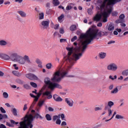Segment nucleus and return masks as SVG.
Masks as SVG:
<instances>
[{
    "mask_svg": "<svg viewBox=\"0 0 128 128\" xmlns=\"http://www.w3.org/2000/svg\"><path fill=\"white\" fill-rule=\"evenodd\" d=\"M108 36L106 32L100 31L98 30H92L90 28L86 34H81L80 36V38L86 40L82 43L80 47H76L74 48L76 53L72 56L73 58L68 56L66 59L67 64L69 65L68 69L70 68L76 62V60H78L82 56V54L86 52V50L88 48V46L94 40H100V38Z\"/></svg>",
    "mask_w": 128,
    "mask_h": 128,
    "instance_id": "obj_1",
    "label": "nucleus"
},
{
    "mask_svg": "<svg viewBox=\"0 0 128 128\" xmlns=\"http://www.w3.org/2000/svg\"><path fill=\"white\" fill-rule=\"evenodd\" d=\"M22 121L20 122V126L18 128H32L33 125L32 124L34 122L32 114L26 115L22 118Z\"/></svg>",
    "mask_w": 128,
    "mask_h": 128,
    "instance_id": "obj_2",
    "label": "nucleus"
},
{
    "mask_svg": "<svg viewBox=\"0 0 128 128\" xmlns=\"http://www.w3.org/2000/svg\"><path fill=\"white\" fill-rule=\"evenodd\" d=\"M68 71H63L60 72V68L55 72L52 74L51 80H62L68 76Z\"/></svg>",
    "mask_w": 128,
    "mask_h": 128,
    "instance_id": "obj_3",
    "label": "nucleus"
},
{
    "mask_svg": "<svg viewBox=\"0 0 128 128\" xmlns=\"http://www.w3.org/2000/svg\"><path fill=\"white\" fill-rule=\"evenodd\" d=\"M44 83L48 88H50L52 90H54L56 88H62V86L54 81L46 80L44 81Z\"/></svg>",
    "mask_w": 128,
    "mask_h": 128,
    "instance_id": "obj_4",
    "label": "nucleus"
},
{
    "mask_svg": "<svg viewBox=\"0 0 128 128\" xmlns=\"http://www.w3.org/2000/svg\"><path fill=\"white\" fill-rule=\"evenodd\" d=\"M17 62H18V64H24L26 62H27V64H32V62L30 60V57L26 55H25L24 57L19 56Z\"/></svg>",
    "mask_w": 128,
    "mask_h": 128,
    "instance_id": "obj_5",
    "label": "nucleus"
},
{
    "mask_svg": "<svg viewBox=\"0 0 128 128\" xmlns=\"http://www.w3.org/2000/svg\"><path fill=\"white\" fill-rule=\"evenodd\" d=\"M110 0H104V1H102L100 0L98 1L99 4L96 7V10H103L106 8V4L107 2H109Z\"/></svg>",
    "mask_w": 128,
    "mask_h": 128,
    "instance_id": "obj_6",
    "label": "nucleus"
},
{
    "mask_svg": "<svg viewBox=\"0 0 128 128\" xmlns=\"http://www.w3.org/2000/svg\"><path fill=\"white\" fill-rule=\"evenodd\" d=\"M118 64L116 63H110L107 66V70L111 72H116L118 70Z\"/></svg>",
    "mask_w": 128,
    "mask_h": 128,
    "instance_id": "obj_7",
    "label": "nucleus"
},
{
    "mask_svg": "<svg viewBox=\"0 0 128 128\" xmlns=\"http://www.w3.org/2000/svg\"><path fill=\"white\" fill-rule=\"evenodd\" d=\"M26 76L27 78H28V80H38V76H36L32 73L26 74Z\"/></svg>",
    "mask_w": 128,
    "mask_h": 128,
    "instance_id": "obj_8",
    "label": "nucleus"
},
{
    "mask_svg": "<svg viewBox=\"0 0 128 128\" xmlns=\"http://www.w3.org/2000/svg\"><path fill=\"white\" fill-rule=\"evenodd\" d=\"M19 56H20L18 53H12L10 56V60H11L12 62H18Z\"/></svg>",
    "mask_w": 128,
    "mask_h": 128,
    "instance_id": "obj_9",
    "label": "nucleus"
},
{
    "mask_svg": "<svg viewBox=\"0 0 128 128\" xmlns=\"http://www.w3.org/2000/svg\"><path fill=\"white\" fill-rule=\"evenodd\" d=\"M41 26L44 30H47L48 28L50 26V21L48 20L42 21Z\"/></svg>",
    "mask_w": 128,
    "mask_h": 128,
    "instance_id": "obj_10",
    "label": "nucleus"
},
{
    "mask_svg": "<svg viewBox=\"0 0 128 128\" xmlns=\"http://www.w3.org/2000/svg\"><path fill=\"white\" fill-rule=\"evenodd\" d=\"M65 102H66L70 108H72L74 106V100L70 99V98H65Z\"/></svg>",
    "mask_w": 128,
    "mask_h": 128,
    "instance_id": "obj_11",
    "label": "nucleus"
},
{
    "mask_svg": "<svg viewBox=\"0 0 128 128\" xmlns=\"http://www.w3.org/2000/svg\"><path fill=\"white\" fill-rule=\"evenodd\" d=\"M0 58L4 60H10V56L4 54H0Z\"/></svg>",
    "mask_w": 128,
    "mask_h": 128,
    "instance_id": "obj_12",
    "label": "nucleus"
},
{
    "mask_svg": "<svg viewBox=\"0 0 128 128\" xmlns=\"http://www.w3.org/2000/svg\"><path fill=\"white\" fill-rule=\"evenodd\" d=\"M102 14H97L96 16L93 18L94 22H100V20H102Z\"/></svg>",
    "mask_w": 128,
    "mask_h": 128,
    "instance_id": "obj_13",
    "label": "nucleus"
},
{
    "mask_svg": "<svg viewBox=\"0 0 128 128\" xmlns=\"http://www.w3.org/2000/svg\"><path fill=\"white\" fill-rule=\"evenodd\" d=\"M53 98L55 102H62V98H60V96H58V94H54L53 96Z\"/></svg>",
    "mask_w": 128,
    "mask_h": 128,
    "instance_id": "obj_14",
    "label": "nucleus"
},
{
    "mask_svg": "<svg viewBox=\"0 0 128 128\" xmlns=\"http://www.w3.org/2000/svg\"><path fill=\"white\" fill-rule=\"evenodd\" d=\"M122 0H110L108 2V6H112V4H116V2H120Z\"/></svg>",
    "mask_w": 128,
    "mask_h": 128,
    "instance_id": "obj_15",
    "label": "nucleus"
},
{
    "mask_svg": "<svg viewBox=\"0 0 128 128\" xmlns=\"http://www.w3.org/2000/svg\"><path fill=\"white\" fill-rule=\"evenodd\" d=\"M50 92L46 91L43 94V96H46L48 100H50L52 98V96L50 94Z\"/></svg>",
    "mask_w": 128,
    "mask_h": 128,
    "instance_id": "obj_16",
    "label": "nucleus"
},
{
    "mask_svg": "<svg viewBox=\"0 0 128 128\" xmlns=\"http://www.w3.org/2000/svg\"><path fill=\"white\" fill-rule=\"evenodd\" d=\"M102 16H103L104 18L102 20L103 22H108V16L106 13L103 12L102 13Z\"/></svg>",
    "mask_w": 128,
    "mask_h": 128,
    "instance_id": "obj_17",
    "label": "nucleus"
},
{
    "mask_svg": "<svg viewBox=\"0 0 128 128\" xmlns=\"http://www.w3.org/2000/svg\"><path fill=\"white\" fill-rule=\"evenodd\" d=\"M33 114H34V116H32L33 120L34 118H40L41 120L42 119V116H40L38 113H34Z\"/></svg>",
    "mask_w": 128,
    "mask_h": 128,
    "instance_id": "obj_18",
    "label": "nucleus"
},
{
    "mask_svg": "<svg viewBox=\"0 0 128 128\" xmlns=\"http://www.w3.org/2000/svg\"><path fill=\"white\" fill-rule=\"evenodd\" d=\"M112 6H110L109 8H108L106 12H106L107 14V16H108L109 14H112Z\"/></svg>",
    "mask_w": 128,
    "mask_h": 128,
    "instance_id": "obj_19",
    "label": "nucleus"
},
{
    "mask_svg": "<svg viewBox=\"0 0 128 128\" xmlns=\"http://www.w3.org/2000/svg\"><path fill=\"white\" fill-rule=\"evenodd\" d=\"M114 30V24L110 23L108 26V30L110 32H112V30Z\"/></svg>",
    "mask_w": 128,
    "mask_h": 128,
    "instance_id": "obj_20",
    "label": "nucleus"
},
{
    "mask_svg": "<svg viewBox=\"0 0 128 128\" xmlns=\"http://www.w3.org/2000/svg\"><path fill=\"white\" fill-rule=\"evenodd\" d=\"M18 14H20L22 18H26V14L24 12V11H18Z\"/></svg>",
    "mask_w": 128,
    "mask_h": 128,
    "instance_id": "obj_21",
    "label": "nucleus"
},
{
    "mask_svg": "<svg viewBox=\"0 0 128 128\" xmlns=\"http://www.w3.org/2000/svg\"><path fill=\"white\" fill-rule=\"evenodd\" d=\"M67 50H68V56H72V52L74 50V48H66Z\"/></svg>",
    "mask_w": 128,
    "mask_h": 128,
    "instance_id": "obj_22",
    "label": "nucleus"
},
{
    "mask_svg": "<svg viewBox=\"0 0 128 128\" xmlns=\"http://www.w3.org/2000/svg\"><path fill=\"white\" fill-rule=\"evenodd\" d=\"M12 74H14V76H22V73L16 70L12 71Z\"/></svg>",
    "mask_w": 128,
    "mask_h": 128,
    "instance_id": "obj_23",
    "label": "nucleus"
},
{
    "mask_svg": "<svg viewBox=\"0 0 128 128\" xmlns=\"http://www.w3.org/2000/svg\"><path fill=\"white\" fill-rule=\"evenodd\" d=\"M8 44V42H6L4 40H0V46H4Z\"/></svg>",
    "mask_w": 128,
    "mask_h": 128,
    "instance_id": "obj_24",
    "label": "nucleus"
},
{
    "mask_svg": "<svg viewBox=\"0 0 128 128\" xmlns=\"http://www.w3.org/2000/svg\"><path fill=\"white\" fill-rule=\"evenodd\" d=\"M70 30L71 32H74L76 30V24H72L70 28Z\"/></svg>",
    "mask_w": 128,
    "mask_h": 128,
    "instance_id": "obj_25",
    "label": "nucleus"
},
{
    "mask_svg": "<svg viewBox=\"0 0 128 128\" xmlns=\"http://www.w3.org/2000/svg\"><path fill=\"white\" fill-rule=\"evenodd\" d=\"M106 56V54L104 52H101L99 54V56L100 58H104Z\"/></svg>",
    "mask_w": 128,
    "mask_h": 128,
    "instance_id": "obj_26",
    "label": "nucleus"
},
{
    "mask_svg": "<svg viewBox=\"0 0 128 128\" xmlns=\"http://www.w3.org/2000/svg\"><path fill=\"white\" fill-rule=\"evenodd\" d=\"M52 4L55 6H57L60 4V1L58 0H52Z\"/></svg>",
    "mask_w": 128,
    "mask_h": 128,
    "instance_id": "obj_27",
    "label": "nucleus"
},
{
    "mask_svg": "<svg viewBox=\"0 0 128 128\" xmlns=\"http://www.w3.org/2000/svg\"><path fill=\"white\" fill-rule=\"evenodd\" d=\"M46 14H54V11L52 9L47 8L46 10Z\"/></svg>",
    "mask_w": 128,
    "mask_h": 128,
    "instance_id": "obj_28",
    "label": "nucleus"
},
{
    "mask_svg": "<svg viewBox=\"0 0 128 128\" xmlns=\"http://www.w3.org/2000/svg\"><path fill=\"white\" fill-rule=\"evenodd\" d=\"M64 18V14H62L60 16L58 17V21L59 22H62V18Z\"/></svg>",
    "mask_w": 128,
    "mask_h": 128,
    "instance_id": "obj_29",
    "label": "nucleus"
},
{
    "mask_svg": "<svg viewBox=\"0 0 128 128\" xmlns=\"http://www.w3.org/2000/svg\"><path fill=\"white\" fill-rule=\"evenodd\" d=\"M4 118H8V116L6 114H0V120H2Z\"/></svg>",
    "mask_w": 128,
    "mask_h": 128,
    "instance_id": "obj_30",
    "label": "nucleus"
},
{
    "mask_svg": "<svg viewBox=\"0 0 128 128\" xmlns=\"http://www.w3.org/2000/svg\"><path fill=\"white\" fill-rule=\"evenodd\" d=\"M122 76H128V70H124L122 72Z\"/></svg>",
    "mask_w": 128,
    "mask_h": 128,
    "instance_id": "obj_31",
    "label": "nucleus"
},
{
    "mask_svg": "<svg viewBox=\"0 0 128 128\" xmlns=\"http://www.w3.org/2000/svg\"><path fill=\"white\" fill-rule=\"evenodd\" d=\"M12 112L14 116H18V112L16 111V108H14L13 109H12Z\"/></svg>",
    "mask_w": 128,
    "mask_h": 128,
    "instance_id": "obj_32",
    "label": "nucleus"
},
{
    "mask_svg": "<svg viewBox=\"0 0 128 128\" xmlns=\"http://www.w3.org/2000/svg\"><path fill=\"white\" fill-rule=\"evenodd\" d=\"M92 6V8H90L88 10V14H92V10H94V6Z\"/></svg>",
    "mask_w": 128,
    "mask_h": 128,
    "instance_id": "obj_33",
    "label": "nucleus"
},
{
    "mask_svg": "<svg viewBox=\"0 0 128 128\" xmlns=\"http://www.w3.org/2000/svg\"><path fill=\"white\" fill-rule=\"evenodd\" d=\"M44 12L40 13L39 14V20H44Z\"/></svg>",
    "mask_w": 128,
    "mask_h": 128,
    "instance_id": "obj_34",
    "label": "nucleus"
},
{
    "mask_svg": "<svg viewBox=\"0 0 128 128\" xmlns=\"http://www.w3.org/2000/svg\"><path fill=\"white\" fill-rule=\"evenodd\" d=\"M44 100H41L38 102V106L39 108H42V104H44Z\"/></svg>",
    "mask_w": 128,
    "mask_h": 128,
    "instance_id": "obj_35",
    "label": "nucleus"
},
{
    "mask_svg": "<svg viewBox=\"0 0 128 128\" xmlns=\"http://www.w3.org/2000/svg\"><path fill=\"white\" fill-rule=\"evenodd\" d=\"M116 118L117 120H124V116H122L120 114H116Z\"/></svg>",
    "mask_w": 128,
    "mask_h": 128,
    "instance_id": "obj_36",
    "label": "nucleus"
},
{
    "mask_svg": "<svg viewBox=\"0 0 128 128\" xmlns=\"http://www.w3.org/2000/svg\"><path fill=\"white\" fill-rule=\"evenodd\" d=\"M52 63H48L46 64V68L48 70H50V68H52Z\"/></svg>",
    "mask_w": 128,
    "mask_h": 128,
    "instance_id": "obj_37",
    "label": "nucleus"
},
{
    "mask_svg": "<svg viewBox=\"0 0 128 128\" xmlns=\"http://www.w3.org/2000/svg\"><path fill=\"white\" fill-rule=\"evenodd\" d=\"M114 104L112 101H109L108 103V106L110 108H112V106H114Z\"/></svg>",
    "mask_w": 128,
    "mask_h": 128,
    "instance_id": "obj_38",
    "label": "nucleus"
},
{
    "mask_svg": "<svg viewBox=\"0 0 128 128\" xmlns=\"http://www.w3.org/2000/svg\"><path fill=\"white\" fill-rule=\"evenodd\" d=\"M46 118L47 120H52V116H50V115L49 114H46Z\"/></svg>",
    "mask_w": 128,
    "mask_h": 128,
    "instance_id": "obj_39",
    "label": "nucleus"
},
{
    "mask_svg": "<svg viewBox=\"0 0 128 128\" xmlns=\"http://www.w3.org/2000/svg\"><path fill=\"white\" fill-rule=\"evenodd\" d=\"M118 92V88H116L111 91V94H117Z\"/></svg>",
    "mask_w": 128,
    "mask_h": 128,
    "instance_id": "obj_40",
    "label": "nucleus"
},
{
    "mask_svg": "<svg viewBox=\"0 0 128 128\" xmlns=\"http://www.w3.org/2000/svg\"><path fill=\"white\" fill-rule=\"evenodd\" d=\"M3 98H8V92H3Z\"/></svg>",
    "mask_w": 128,
    "mask_h": 128,
    "instance_id": "obj_41",
    "label": "nucleus"
},
{
    "mask_svg": "<svg viewBox=\"0 0 128 128\" xmlns=\"http://www.w3.org/2000/svg\"><path fill=\"white\" fill-rule=\"evenodd\" d=\"M60 118V115L54 116H53V120L56 121L58 118Z\"/></svg>",
    "mask_w": 128,
    "mask_h": 128,
    "instance_id": "obj_42",
    "label": "nucleus"
},
{
    "mask_svg": "<svg viewBox=\"0 0 128 128\" xmlns=\"http://www.w3.org/2000/svg\"><path fill=\"white\" fill-rule=\"evenodd\" d=\"M125 16L124 14H121L119 18L120 20H122V22H124V19Z\"/></svg>",
    "mask_w": 128,
    "mask_h": 128,
    "instance_id": "obj_43",
    "label": "nucleus"
},
{
    "mask_svg": "<svg viewBox=\"0 0 128 128\" xmlns=\"http://www.w3.org/2000/svg\"><path fill=\"white\" fill-rule=\"evenodd\" d=\"M118 14V13L116 11H114L112 12V16H116Z\"/></svg>",
    "mask_w": 128,
    "mask_h": 128,
    "instance_id": "obj_44",
    "label": "nucleus"
},
{
    "mask_svg": "<svg viewBox=\"0 0 128 128\" xmlns=\"http://www.w3.org/2000/svg\"><path fill=\"white\" fill-rule=\"evenodd\" d=\"M23 86L24 88H26V90H30V87L28 84H24Z\"/></svg>",
    "mask_w": 128,
    "mask_h": 128,
    "instance_id": "obj_45",
    "label": "nucleus"
},
{
    "mask_svg": "<svg viewBox=\"0 0 128 128\" xmlns=\"http://www.w3.org/2000/svg\"><path fill=\"white\" fill-rule=\"evenodd\" d=\"M30 84L33 88H36L38 86V85L36 84L33 82H30Z\"/></svg>",
    "mask_w": 128,
    "mask_h": 128,
    "instance_id": "obj_46",
    "label": "nucleus"
},
{
    "mask_svg": "<svg viewBox=\"0 0 128 128\" xmlns=\"http://www.w3.org/2000/svg\"><path fill=\"white\" fill-rule=\"evenodd\" d=\"M117 78H118V76L116 75H115L114 76V78L112 77V76H109V78H110V80H116Z\"/></svg>",
    "mask_w": 128,
    "mask_h": 128,
    "instance_id": "obj_47",
    "label": "nucleus"
},
{
    "mask_svg": "<svg viewBox=\"0 0 128 128\" xmlns=\"http://www.w3.org/2000/svg\"><path fill=\"white\" fill-rule=\"evenodd\" d=\"M0 110L1 112H2V114H6V110L2 107L0 108Z\"/></svg>",
    "mask_w": 128,
    "mask_h": 128,
    "instance_id": "obj_48",
    "label": "nucleus"
},
{
    "mask_svg": "<svg viewBox=\"0 0 128 128\" xmlns=\"http://www.w3.org/2000/svg\"><path fill=\"white\" fill-rule=\"evenodd\" d=\"M112 114V111L110 109L108 110V116H110Z\"/></svg>",
    "mask_w": 128,
    "mask_h": 128,
    "instance_id": "obj_49",
    "label": "nucleus"
},
{
    "mask_svg": "<svg viewBox=\"0 0 128 128\" xmlns=\"http://www.w3.org/2000/svg\"><path fill=\"white\" fill-rule=\"evenodd\" d=\"M78 40V36H74L71 40V42H74V40Z\"/></svg>",
    "mask_w": 128,
    "mask_h": 128,
    "instance_id": "obj_50",
    "label": "nucleus"
},
{
    "mask_svg": "<svg viewBox=\"0 0 128 128\" xmlns=\"http://www.w3.org/2000/svg\"><path fill=\"white\" fill-rule=\"evenodd\" d=\"M122 20H120V19H118L116 20V24H120L122 22Z\"/></svg>",
    "mask_w": 128,
    "mask_h": 128,
    "instance_id": "obj_51",
    "label": "nucleus"
},
{
    "mask_svg": "<svg viewBox=\"0 0 128 128\" xmlns=\"http://www.w3.org/2000/svg\"><path fill=\"white\" fill-rule=\"evenodd\" d=\"M60 32L62 34H64V28H60Z\"/></svg>",
    "mask_w": 128,
    "mask_h": 128,
    "instance_id": "obj_52",
    "label": "nucleus"
},
{
    "mask_svg": "<svg viewBox=\"0 0 128 128\" xmlns=\"http://www.w3.org/2000/svg\"><path fill=\"white\" fill-rule=\"evenodd\" d=\"M95 112H98V110H102V108L96 107L94 108Z\"/></svg>",
    "mask_w": 128,
    "mask_h": 128,
    "instance_id": "obj_53",
    "label": "nucleus"
},
{
    "mask_svg": "<svg viewBox=\"0 0 128 128\" xmlns=\"http://www.w3.org/2000/svg\"><path fill=\"white\" fill-rule=\"evenodd\" d=\"M60 122H62V120H60V119H57L56 120V124H60Z\"/></svg>",
    "mask_w": 128,
    "mask_h": 128,
    "instance_id": "obj_54",
    "label": "nucleus"
},
{
    "mask_svg": "<svg viewBox=\"0 0 128 128\" xmlns=\"http://www.w3.org/2000/svg\"><path fill=\"white\" fill-rule=\"evenodd\" d=\"M58 28H60V24H57L54 25V30H58Z\"/></svg>",
    "mask_w": 128,
    "mask_h": 128,
    "instance_id": "obj_55",
    "label": "nucleus"
},
{
    "mask_svg": "<svg viewBox=\"0 0 128 128\" xmlns=\"http://www.w3.org/2000/svg\"><path fill=\"white\" fill-rule=\"evenodd\" d=\"M72 7L71 6H68L66 8V10H72Z\"/></svg>",
    "mask_w": 128,
    "mask_h": 128,
    "instance_id": "obj_56",
    "label": "nucleus"
},
{
    "mask_svg": "<svg viewBox=\"0 0 128 128\" xmlns=\"http://www.w3.org/2000/svg\"><path fill=\"white\" fill-rule=\"evenodd\" d=\"M17 83L19 84H24V82L22 80H18Z\"/></svg>",
    "mask_w": 128,
    "mask_h": 128,
    "instance_id": "obj_57",
    "label": "nucleus"
},
{
    "mask_svg": "<svg viewBox=\"0 0 128 128\" xmlns=\"http://www.w3.org/2000/svg\"><path fill=\"white\" fill-rule=\"evenodd\" d=\"M66 42V39L61 38L60 39V42Z\"/></svg>",
    "mask_w": 128,
    "mask_h": 128,
    "instance_id": "obj_58",
    "label": "nucleus"
},
{
    "mask_svg": "<svg viewBox=\"0 0 128 128\" xmlns=\"http://www.w3.org/2000/svg\"><path fill=\"white\" fill-rule=\"evenodd\" d=\"M28 110V104H25L24 105V108H23V110Z\"/></svg>",
    "mask_w": 128,
    "mask_h": 128,
    "instance_id": "obj_59",
    "label": "nucleus"
},
{
    "mask_svg": "<svg viewBox=\"0 0 128 128\" xmlns=\"http://www.w3.org/2000/svg\"><path fill=\"white\" fill-rule=\"evenodd\" d=\"M114 42H114V40H110L109 42H108V44H114Z\"/></svg>",
    "mask_w": 128,
    "mask_h": 128,
    "instance_id": "obj_60",
    "label": "nucleus"
},
{
    "mask_svg": "<svg viewBox=\"0 0 128 128\" xmlns=\"http://www.w3.org/2000/svg\"><path fill=\"white\" fill-rule=\"evenodd\" d=\"M16 66H17L16 64H14L13 65V66L14 68V70H18V67Z\"/></svg>",
    "mask_w": 128,
    "mask_h": 128,
    "instance_id": "obj_61",
    "label": "nucleus"
},
{
    "mask_svg": "<svg viewBox=\"0 0 128 128\" xmlns=\"http://www.w3.org/2000/svg\"><path fill=\"white\" fill-rule=\"evenodd\" d=\"M36 64H42V62L40 61V60L37 59L36 60Z\"/></svg>",
    "mask_w": 128,
    "mask_h": 128,
    "instance_id": "obj_62",
    "label": "nucleus"
},
{
    "mask_svg": "<svg viewBox=\"0 0 128 128\" xmlns=\"http://www.w3.org/2000/svg\"><path fill=\"white\" fill-rule=\"evenodd\" d=\"M48 110L49 112H54V108H52V107H48Z\"/></svg>",
    "mask_w": 128,
    "mask_h": 128,
    "instance_id": "obj_63",
    "label": "nucleus"
},
{
    "mask_svg": "<svg viewBox=\"0 0 128 128\" xmlns=\"http://www.w3.org/2000/svg\"><path fill=\"white\" fill-rule=\"evenodd\" d=\"M0 128H6V126L4 124H0Z\"/></svg>",
    "mask_w": 128,
    "mask_h": 128,
    "instance_id": "obj_64",
    "label": "nucleus"
}]
</instances>
